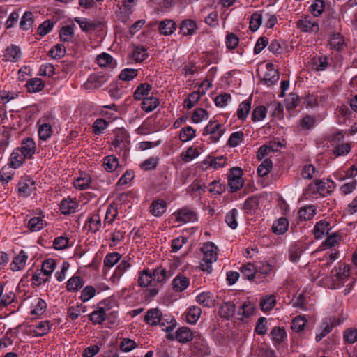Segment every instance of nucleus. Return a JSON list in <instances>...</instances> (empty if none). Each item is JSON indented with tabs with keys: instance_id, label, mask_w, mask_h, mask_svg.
<instances>
[{
	"instance_id": "f257e3e1",
	"label": "nucleus",
	"mask_w": 357,
	"mask_h": 357,
	"mask_svg": "<svg viewBox=\"0 0 357 357\" xmlns=\"http://www.w3.org/2000/svg\"><path fill=\"white\" fill-rule=\"evenodd\" d=\"M217 247L212 242H208L204 244L202 248L203 253L204 264H201V269L203 271L211 273L212 271L211 264L216 261L218 258Z\"/></svg>"
},
{
	"instance_id": "e433bc0d",
	"label": "nucleus",
	"mask_w": 357,
	"mask_h": 357,
	"mask_svg": "<svg viewBox=\"0 0 357 357\" xmlns=\"http://www.w3.org/2000/svg\"><path fill=\"white\" fill-rule=\"evenodd\" d=\"M289 227V221L286 218H280L274 222L272 229L276 234H282L287 231Z\"/></svg>"
},
{
	"instance_id": "4d7b16f0",
	"label": "nucleus",
	"mask_w": 357,
	"mask_h": 357,
	"mask_svg": "<svg viewBox=\"0 0 357 357\" xmlns=\"http://www.w3.org/2000/svg\"><path fill=\"white\" fill-rule=\"evenodd\" d=\"M52 324L48 321H40L36 326L33 331L34 334L37 337H41L48 333Z\"/></svg>"
},
{
	"instance_id": "cd10ccee",
	"label": "nucleus",
	"mask_w": 357,
	"mask_h": 357,
	"mask_svg": "<svg viewBox=\"0 0 357 357\" xmlns=\"http://www.w3.org/2000/svg\"><path fill=\"white\" fill-rule=\"evenodd\" d=\"M158 325L161 327L162 331L168 332L172 331L176 327V321L175 319L170 315L162 314Z\"/></svg>"
},
{
	"instance_id": "a19ab883",
	"label": "nucleus",
	"mask_w": 357,
	"mask_h": 357,
	"mask_svg": "<svg viewBox=\"0 0 357 357\" xmlns=\"http://www.w3.org/2000/svg\"><path fill=\"white\" fill-rule=\"evenodd\" d=\"M256 312V306L250 301H245L239 309L238 313L245 318H248Z\"/></svg>"
},
{
	"instance_id": "c03bdc74",
	"label": "nucleus",
	"mask_w": 357,
	"mask_h": 357,
	"mask_svg": "<svg viewBox=\"0 0 357 357\" xmlns=\"http://www.w3.org/2000/svg\"><path fill=\"white\" fill-rule=\"evenodd\" d=\"M148 56L149 54L146 48L142 45L136 47L132 54V59L137 63L144 61L148 58Z\"/></svg>"
},
{
	"instance_id": "603ef678",
	"label": "nucleus",
	"mask_w": 357,
	"mask_h": 357,
	"mask_svg": "<svg viewBox=\"0 0 357 357\" xmlns=\"http://www.w3.org/2000/svg\"><path fill=\"white\" fill-rule=\"evenodd\" d=\"M317 189H318V186L317 181L314 180L313 182L310 183L304 190L303 195L305 197V199L309 200L317 199L319 195V192H317Z\"/></svg>"
},
{
	"instance_id": "393cba45",
	"label": "nucleus",
	"mask_w": 357,
	"mask_h": 357,
	"mask_svg": "<svg viewBox=\"0 0 357 357\" xmlns=\"http://www.w3.org/2000/svg\"><path fill=\"white\" fill-rule=\"evenodd\" d=\"M159 105V100L155 96H146L141 102V108L146 112L154 110Z\"/></svg>"
},
{
	"instance_id": "473e14b6",
	"label": "nucleus",
	"mask_w": 357,
	"mask_h": 357,
	"mask_svg": "<svg viewBox=\"0 0 357 357\" xmlns=\"http://www.w3.org/2000/svg\"><path fill=\"white\" fill-rule=\"evenodd\" d=\"M25 159H27L20 151L19 149H15L10 154V165L16 169L20 167Z\"/></svg>"
},
{
	"instance_id": "bf43d9fd",
	"label": "nucleus",
	"mask_w": 357,
	"mask_h": 357,
	"mask_svg": "<svg viewBox=\"0 0 357 357\" xmlns=\"http://www.w3.org/2000/svg\"><path fill=\"white\" fill-rule=\"evenodd\" d=\"M237 215L238 211L236 208L231 209L225 215V222L232 229H235L238 227Z\"/></svg>"
},
{
	"instance_id": "774afa93",
	"label": "nucleus",
	"mask_w": 357,
	"mask_h": 357,
	"mask_svg": "<svg viewBox=\"0 0 357 357\" xmlns=\"http://www.w3.org/2000/svg\"><path fill=\"white\" fill-rule=\"evenodd\" d=\"M137 69L125 68L121 71L119 78L123 81H130L137 76Z\"/></svg>"
},
{
	"instance_id": "0eeeda50",
	"label": "nucleus",
	"mask_w": 357,
	"mask_h": 357,
	"mask_svg": "<svg viewBox=\"0 0 357 357\" xmlns=\"http://www.w3.org/2000/svg\"><path fill=\"white\" fill-rule=\"evenodd\" d=\"M36 189V181L29 176L22 177L18 183V192L23 197L30 196Z\"/></svg>"
},
{
	"instance_id": "c756f323",
	"label": "nucleus",
	"mask_w": 357,
	"mask_h": 357,
	"mask_svg": "<svg viewBox=\"0 0 357 357\" xmlns=\"http://www.w3.org/2000/svg\"><path fill=\"white\" fill-rule=\"evenodd\" d=\"M152 89L151 84L148 83L140 84L135 89L133 93V98L135 100H142L149 95Z\"/></svg>"
},
{
	"instance_id": "aec40b11",
	"label": "nucleus",
	"mask_w": 357,
	"mask_h": 357,
	"mask_svg": "<svg viewBox=\"0 0 357 357\" xmlns=\"http://www.w3.org/2000/svg\"><path fill=\"white\" fill-rule=\"evenodd\" d=\"M195 337L192 331L188 327H181L176 332V339L181 343L191 341Z\"/></svg>"
},
{
	"instance_id": "bb28decb",
	"label": "nucleus",
	"mask_w": 357,
	"mask_h": 357,
	"mask_svg": "<svg viewBox=\"0 0 357 357\" xmlns=\"http://www.w3.org/2000/svg\"><path fill=\"white\" fill-rule=\"evenodd\" d=\"M153 280L152 273L148 268L144 269L139 272L138 278L137 280V284L140 287H149Z\"/></svg>"
},
{
	"instance_id": "a878e982",
	"label": "nucleus",
	"mask_w": 357,
	"mask_h": 357,
	"mask_svg": "<svg viewBox=\"0 0 357 357\" xmlns=\"http://www.w3.org/2000/svg\"><path fill=\"white\" fill-rule=\"evenodd\" d=\"M91 182V178L89 174L82 172L77 178L74 179L73 185L79 190H85L89 187Z\"/></svg>"
},
{
	"instance_id": "f704fd0d",
	"label": "nucleus",
	"mask_w": 357,
	"mask_h": 357,
	"mask_svg": "<svg viewBox=\"0 0 357 357\" xmlns=\"http://www.w3.org/2000/svg\"><path fill=\"white\" fill-rule=\"evenodd\" d=\"M202 313V310L199 307L192 306L188 308L185 314L186 321L190 324H195L198 321Z\"/></svg>"
},
{
	"instance_id": "b1692460",
	"label": "nucleus",
	"mask_w": 357,
	"mask_h": 357,
	"mask_svg": "<svg viewBox=\"0 0 357 357\" xmlns=\"http://www.w3.org/2000/svg\"><path fill=\"white\" fill-rule=\"evenodd\" d=\"M82 31L89 33L93 31L98 26L97 23L84 17H76L74 18Z\"/></svg>"
},
{
	"instance_id": "79ce46f5",
	"label": "nucleus",
	"mask_w": 357,
	"mask_h": 357,
	"mask_svg": "<svg viewBox=\"0 0 357 357\" xmlns=\"http://www.w3.org/2000/svg\"><path fill=\"white\" fill-rule=\"evenodd\" d=\"M84 285V281L79 276H73L66 284V289L68 291H77Z\"/></svg>"
},
{
	"instance_id": "6e6552de",
	"label": "nucleus",
	"mask_w": 357,
	"mask_h": 357,
	"mask_svg": "<svg viewBox=\"0 0 357 357\" xmlns=\"http://www.w3.org/2000/svg\"><path fill=\"white\" fill-rule=\"evenodd\" d=\"M340 324V321H336L335 317L326 318L322 322L319 331L316 334V341H321L332 331L334 326L339 325Z\"/></svg>"
},
{
	"instance_id": "680f3d73",
	"label": "nucleus",
	"mask_w": 357,
	"mask_h": 357,
	"mask_svg": "<svg viewBox=\"0 0 357 357\" xmlns=\"http://www.w3.org/2000/svg\"><path fill=\"white\" fill-rule=\"evenodd\" d=\"M74 36V29L72 26H63L59 33V37L63 42H69L72 40Z\"/></svg>"
},
{
	"instance_id": "2f4dec72",
	"label": "nucleus",
	"mask_w": 357,
	"mask_h": 357,
	"mask_svg": "<svg viewBox=\"0 0 357 357\" xmlns=\"http://www.w3.org/2000/svg\"><path fill=\"white\" fill-rule=\"evenodd\" d=\"M132 266V264L130 262V258L123 259L116 268L114 277L116 278H121L125 273L129 272Z\"/></svg>"
},
{
	"instance_id": "5fc2aeb1",
	"label": "nucleus",
	"mask_w": 357,
	"mask_h": 357,
	"mask_svg": "<svg viewBox=\"0 0 357 357\" xmlns=\"http://www.w3.org/2000/svg\"><path fill=\"white\" fill-rule=\"evenodd\" d=\"M199 153L197 148L190 146L186 151L180 154V157L185 162H189L199 155Z\"/></svg>"
},
{
	"instance_id": "4468645a",
	"label": "nucleus",
	"mask_w": 357,
	"mask_h": 357,
	"mask_svg": "<svg viewBox=\"0 0 357 357\" xmlns=\"http://www.w3.org/2000/svg\"><path fill=\"white\" fill-rule=\"evenodd\" d=\"M179 29L183 36H190L195 33L197 29V25L195 20L186 19L181 22Z\"/></svg>"
},
{
	"instance_id": "72a5a7b5",
	"label": "nucleus",
	"mask_w": 357,
	"mask_h": 357,
	"mask_svg": "<svg viewBox=\"0 0 357 357\" xmlns=\"http://www.w3.org/2000/svg\"><path fill=\"white\" fill-rule=\"evenodd\" d=\"M316 214V208L314 205L305 206L300 208L298 215L301 220H310Z\"/></svg>"
},
{
	"instance_id": "69168bd1",
	"label": "nucleus",
	"mask_w": 357,
	"mask_h": 357,
	"mask_svg": "<svg viewBox=\"0 0 357 357\" xmlns=\"http://www.w3.org/2000/svg\"><path fill=\"white\" fill-rule=\"evenodd\" d=\"M267 109L263 106H257L255 107L251 115V119L254 122L262 121L266 116Z\"/></svg>"
},
{
	"instance_id": "1a4fd4ad",
	"label": "nucleus",
	"mask_w": 357,
	"mask_h": 357,
	"mask_svg": "<svg viewBox=\"0 0 357 357\" xmlns=\"http://www.w3.org/2000/svg\"><path fill=\"white\" fill-rule=\"evenodd\" d=\"M175 220L178 223H186L196 220V214L188 208H181L172 214Z\"/></svg>"
},
{
	"instance_id": "c85d7f7f",
	"label": "nucleus",
	"mask_w": 357,
	"mask_h": 357,
	"mask_svg": "<svg viewBox=\"0 0 357 357\" xmlns=\"http://www.w3.org/2000/svg\"><path fill=\"white\" fill-rule=\"evenodd\" d=\"M329 222L326 220H320L317 222L314 227V235L315 238H321L325 234H328L331 228Z\"/></svg>"
},
{
	"instance_id": "c9c22d12",
	"label": "nucleus",
	"mask_w": 357,
	"mask_h": 357,
	"mask_svg": "<svg viewBox=\"0 0 357 357\" xmlns=\"http://www.w3.org/2000/svg\"><path fill=\"white\" fill-rule=\"evenodd\" d=\"M176 30V23L172 20H165L160 22L159 24V31L160 33L169 36Z\"/></svg>"
},
{
	"instance_id": "e2e57ef3",
	"label": "nucleus",
	"mask_w": 357,
	"mask_h": 357,
	"mask_svg": "<svg viewBox=\"0 0 357 357\" xmlns=\"http://www.w3.org/2000/svg\"><path fill=\"white\" fill-rule=\"evenodd\" d=\"M88 228L89 231L96 233L98 231L101 227V220L98 214H94L89 218L88 220Z\"/></svg>"
},
{
	"instance_id": "13d9d810",
	"label": "nucleus",
	"mask_w": 357,
	"mask_h": 357,
	"mask_svg": "<svg viewBox=\"0 0 357 357\" xmlns=\"http://www.w3.org/2000/svg\"><path fill=\"white\" fill-rule=\"evenodd\" d=\"M328 65L326 56L314 57L312 59V68L316 70H324Z\"/></svg>"
},
{
	"instance_id": "2eb2a0df",
	"label": "nucleus",
	"mask_w": 357,
	"mask_h": 357,
	"mask_svg": "<svg viewBox=\"0 0 357 357\" xmlns=\"http://www.w3.org/2000/svg\"><path fill=\"white\" fill-rule=\"evenodd\" d=\"M190 284L188 278L183 274L176 275L172 282V289L176 292H181L186 289Z\"/></svg>"
},
{
	"instance_id": "864d4df0",
	"label": "nucleus",
	"mask_w": 357,
	"mask_h": 357,
	"mask_svg": "<svg viewBox=\"0 0 357 357\" xmlns=\"http://www.w3.org/2000/svg\"><path fill=\"white\" fill-rule=\"evenodd\" d=\"M330 45L332 49L336 50H341L345 46V43L343 37L340 33H334L330 40Z\"/></svg>"
},
{
	"instance_id": "8fccbe9b",
	"label": "nucleus",
	"mask_w": 357,
	"mask_h": 357,
	"mask_svg": "<svg viewBox=\"0 0 357 357\" xmlns=\"http://www.w3.org/2000/svg\"><path fill=\"white\" fill-rule=\"evenodd\" d=\"M251 109V100H245L242 102L237 109V116L241 120H245L248 116Z\"/></svg>"
},
{
	"instance_id": "7ed1b4c3",
	"label": "nucleus",
	"mask_w": 357,
	"mask_h": 357,
	"mask_svg": "<svg viewBox=\"0 0 357 357\" xmlns=\"http://www.w3.org/2000/svg\"><path fill=\"white\" fill-rule=\"evenodd\" d=\"M350 275V267L345 264H340L331 271V277L334 282L343 284Z\"/></svg>"
},
{
	"instance_id": "f03ea898",
	"label": "nucleus",
	"mask_w": 357,
	"mask_h": 357,
	"mask_svg": "<svg viewBox=\"0 0 357 357\" xmlns=\"http://www.w3.org/2000/svg\"><path fill=\"white\" fill-rule=\"evenodd\" d=\"M296 26L302 32L316 33L319 30V25L317 20L310 15H303L297 21Z\"/></svg>"
},
{
	"instance_id": "0e129e2a",
	"label": "nucleus",
	"mask_w": 357,
	"mask_h": 357,
	"mask_svg": "<svg viewBox=\"0 0 357 357\" xmlns=\"http://www.w3.org/2000/svg\"><path fill=\"white\" fill-rule=\"evenodd\" d=\"M333 146V153L335 157L345 155L351 151V146L349 143L337 144Z\"/></svg>"
},
{
	"instance_id": "9b49d317",
	"label": "nucleus",
	"mask_w": 357,
	"mask_h": 357,
	"mask_svg": "<svg viewBox=\"0 0 357 357\" xmlns=\"http://www.w3.org/2000/svg\"><path fill=\"white\" fill-rule=\"evenodd\" d=\"M18 149L27 159H30L36 152L35 142L32 138L26 137L22 139L21 146Z\"/></svg>"
},
{
	"instance_id": "4be33fe9",
	"label": "nucleus",
	"mask_w": 357,
	"mask_h": 357,
	"mask_svg": "<svg viewBox=\"0 0 357 357\" xmlns=\"http://www.w3.org/2000/svg\"><path fill=\"white\" fill-rule=\"evenodd\" d=\"M227 162V158L224 156H219L213 158L211 156L207 157L203 162V165H205V168L212 167L213 169H218L224 167Z\"/></svg>"
},
{
	"instance_id": "9d476101",
	"label": "nucleus",
	"mask_w": 357,
	"mask_h": 357,
	"mask_svg": "<svg viewBox=\"0 0 357 357\" xmlns=\"http://www.w3.org/2000/svg\"><path fill=\"white\" fill-rule=\"evenodd\" d=\"M267 72L264 75L262 82L267 86L275 84L279 80V73L274 68V65L271 63H268L266 65Z\"/></svg>"
},
{
	"instance_id": "de8ad7c7",
	"label": "nucleus",
	"mask_w": 357,
	"mask_h": 357,
	"mask_svg": "<svg viewBox=\"0 0 357 357\" xmlns=\"http://www.w3.org/2000/svg\"><path fill=\"white\" fill-rule=\"evenodd\" d=\"M151 273L153 280L156 281L158 283L164 282L167 278L171 276V274H168L165 268L162 267H158Z\"/></svg>"
},
{
	"instance_id": "ddd939ff",
	"label": "nucleus",
	"mask_w": 357,
	"mask_h": 357,
	"mask_svg": "<svg viewBox=\"0 0 357 357\" xmlns=\"http://www.w3.org/2000/svg\"><path fill=\"white\" fill-rule=\"evenodd\" d=\"M316 181L318 186L317 192H319V195L321 197H326L331 194L335 188V183L333 181L329 179H316Z\"/></svg>"
},
{
	"instance_id": "7c9ffc66",
	"label": "nucleus",
	"mask_w": 357,
	"mask_h": 357,
	"mask_svg": "<svg viewBox=\"0 0 357 357\" xmlns=\"http://www.w3.org/2000/svg\"><path fill=\"white\" fill-rule=\"evenodd\" d=\"M196 301L206 307H212L214 305V298L212 293L202 292L196 296Z\"/></svg>"
},
{
	"instance_id": "423d86ee",
	"label": "nucleus",
	"mask_w": 357,
	"mask_h": 357,
	"mask_svg": "<svg viewBox=\"0 0 357 357\" xmlns=\"http://www.w3.org/2000/svg\"><path fill=\"white\" fill-rule=\"evenodd\" d=\"M129 135L128 132L122 128H119L115 131L114 139L112 142L113 146L121 151H126L129 146Z\"/></svg>"
},
{
	"instance_id": "052dcab7",
	"label": "nucleus",
	"mask_w": 357,
	"mask_h": 357,
	"mask_svg": "<svg viewBox=\"0 0 357 357\" xmlns=\"http://www.w3.org/2000/svg\"><path fill=\"white\" fill-rule=\"evenodd\" d=\"M325 6L324 0H314L310 7V11L314 17H318L324 12Z\"/></svg>"
},
{
	"instance_id": "f3484780",
	"label": "nucleus",
	"mask_w": 357,
	"mask_h": 357,
	"mask_svg": "<svg viewBox=\"0 0 357 357\" xmlns=\"http://www.w3.org/2000/svg\"><path fill=\"white\" fill-rule=\"evenodd\" d=\"M21 55L22 52L20 48L15 45H11L5 50L3 60L6 61L16 62L20 59Z\"/></svg>"
},
{
	"instance_id": "338daca9",
	"label": "nucleus",
	"mask_w": 357,
	"mask_h": 357,
	"mask_svg": "<svg viewBox=\"0 0 357 357\" xmlns=\"http://www.w3.org/2000/svg\"><path fill=\"white\" fill-rule=\"evenodd\" d=\"M121 258V255L118 252L109 253L104 259V266L108 268L113 267L120 261Z\"/></svg>"
},
{
	"instance_id": "3c124183",
	"label": "nucleus",
	"mask_w": 357,
	"mask_h": 357,
	"mask_svg": "<svg viewBox=\"0 0 357 357\" xmlns=\"http://www.w3.org/2000/svg\"><path fill=\"white\" fill-rule=\"evenodd\" d=\"M159 160L158 156L150 157L140 164V168L144 171L153 170L157 167Z\"/></svg>"
},
{
	"instance_id": "09e8293b",
	"label": "nucleus",
	"mask_w": 357,
	"mask_h": 357,
	"mask_svg": "<svg viewBox=\"0 0 357 357\" xmlns=\"http://www.w3.org/2000/svg\"><path fill=\"white\" fill-rule=\"evenodd\" d=\"M241 271L243 277L249 280L254 279L255 275L257 273V268L251 263H247L243 265Z\"/></svg>"
},
{
	"instance_id": "39448f33",
	"label": "nucleus",
	"mask_w": 357,
	"mask_h": 357,
	"mask_svg": "<svg viewBox=\"0 0 357 357\" xmlns=\"http://www.w3.org/2000/svg\"><path fill=\"white\" fill-rule=\"evenodd\" d=\"M221 127L222 125L218 121H211L204 128V135H211V142L216 143L224 134V130L221 129Z\"/></svg>"
},
{
	"instance_id": "58836bf2",
	"label": "nucleus",
	"mask_w": 357,
	"mask_h": 357,
	"mask_svg": "<svg viewBox=\"0 0 357 357\" xmlns=\"http://www.w3.org/2000/svg\"><path fill=\"white\" fill-rule=\"evenodd\" d=\"M26 86L29 92L36 93L43 89L45 82L40 78H33L26 82Z\"/></svg>"
},
{
	"instance_id": "dca6fc26",
	"label": "nucleus",
	"mask_w": 357,
	"mask_h": 357,
	"mask_svg": "<svg viewBox=\"0 0 357 357\" xmlns=\"http://www.w3.org/2000/svg\"><path fill=\"white\" fill-rule=\"evenodd\" d=\"M150 213L155 217H160L165 213L167 208L165 201L161 199H155L150 206Z\"/></svg>"
},
{
	"instance_id": "6e6d98bb",
	"label": "nucleus",
	"mask_w": 357,
	"mask_h": 357,
	"mask_svg": "<svg viewBox=\"0 0 357 357\" xmlns=\"http://www.w3.org/2000/svg\"><path fill=\"white\" fill-rule=\"evenodd\" d=\"M196 131L191 126L183 128L179 134L180 140L183 142H187L192 140L195 137Z\"/></svg>"
},
{
	"instance_id": "6ab92c4d",
	"label": "nucleus",
	"mask_w": 357,
	"mask_h": 357,
	"mask_svg": "<svg viewBox=\"0 0 357 357\" xmlns=\"http://www.w3.org/2000/svg\"><path fill=\"white\" fill-rule=\"evenodd\" d=\"M162 314V312L158 308L150 309L146 312L144 316V321L147 324L151 326L158 325Z\"/></svg>"
},
{
	"instance_id": "412c9836",
	"label": "nucleus",
	"mask_w": 357,
	"mask_h": 357,
	"mask_svg": "<svg viewBox=\"0 0 357 357\" xmlns=\"http://www.w3.org/2000/svg\"><path fill=\"white\" fill-rule=\"evenodd\" d=\"M28 256L24 250H21L18 255H17L10 264V269L13 271H17L22 270L26 262Z\"/></svg>"
},
{
	"instance_id": "ea45409f",
	"label": "nucleus",
	"mask_w": 357,
	"mask_h": 357,
	"mask_svg": "<svg viewBox=\"0 0 357 357\" xmlns=\"http://www.w3.org/2000/svg\"><path fill=\"white\" fill-rule=\"evenodd\" d=\"M89 318L93 324H102L106 318L105 308L99 307L97 310H94L89 315Z\"/></svg>"
},
{
	"instance_id": "4c0bfd02",
	"label": "nucleus",
	"mask_w": 357,
	"mask_h": 357,
	"mask_svg": "<svg viewBox=\"0 0 357 357\" xmlns=\"http://www.w3.org/2000/svg\"><path fill=\"white\" fill-rule=\"evenodd\" d=\"M276 300L273 295L264 296L260 300L259 305L263 312L271 310L275 305Z\"/></svg>"
},
{
	"instance_id": "37998d69",
	"label": "nucleus",
	"mask_w": 357,
	"mask_h": 357,
	"mask_svg": "<svg viewBox=\"0 0 357 357\" xmlns=\"http://www.w3.org/2000/svg\"><path fill=\"white\" fill-rule=\"evenodd\" d=\"M46 225V222L40 217L31 218L28 222V228L32 232L38 231Z\"/></svg>"
},
{
	"instance_id": "5701e85b",
	"label": "nucleus",
	"mask_w": 357,
	"mask_h": 357,
	"mask_svg": "<svg viewBox=\"0 0 357 357\" xmlns=\"http://www.w3.org/2000/svg\"><path fill=\"white\" fill-rule=\"evenodd\" d=\"M34 21L35 17L33 13L26 11L21 17L20 28L24 31H27L33 27Z\"/></svg>"
},
{
	"instance_id": "a18cd8bd",
	"label": "nucleus",
	"mask_w": 357,
	"mask_h": 357,
	"mask_svg": "<svg viewBox=\"0 0 357 357\" xmlns=\"http://www.w3.org/2000/svg\"><path fill=\"white\" fill-rule=\"evenodd\" d=\"M103 167L109 172H112L119 166V160L114 155H107L103 159Z\"/></svg>"
},
{
	"instance_id": "a211bd4d",
	"label": "nucleus",
	"mask_w": 357,
	"mask_h": 357,
	"mask_svg": "<svg viewBox=\"0 0 357 357\" xmlns=\"http://www.w3.org/2000/svg\"><path fill=\"white\" fill-rule=\"evenodd\" d=\"M78 207L77 202L75 199H64L60 204V210L64 215H69L75 213Z\"/></svg>"
},
{
	"instance_id": "49530a36",
	"label": "nucleus",
	"mask_w": 357,
	"mask_h": 357,
	"mask_svg": "<svg viewBox=\"0 0 357 357\" xmlns=\"http://www.w3.org/2000/svg\"><path fill=\"white\" fill-rule=\"evenodd\" d=\"M86 312V307L82 304L70 306L68 309V315L72 320L77 319L82 313Z\"/></svg>"
},
{
	"instance_id": "20e7f679",
	"label": "nucleus",
	"mask_w": 357,
	"mask_h": 357,
	"mask_svg": "<svg viewBox=\"0 0 357 357\" xmlns=\"http://www.w3.org/2000/svg\"><path fill=\"white\" fill-rule=\"evenodd\" d=\"M243 185L242 171L239 167H233L228 176V185L231 192H236L241 189Z\"/></svg>"
},
{
	"instance_id": "f8f14e48",
	"label": "nucleus",
	"mask_w": 357,
	"mask_h": 357,
	"mask_svg": "<svg viewBox=\"0 0 357 357\" xmlns=\"http://www.w3.org/2000/svg\"><path fill=\"white\" fill-rule=\"evenodd\" d=\"M192 350L199 356H207L210 354V348L206 340L201 336L196 337L193 342Z\"/></svg>"
}]
</instances>
